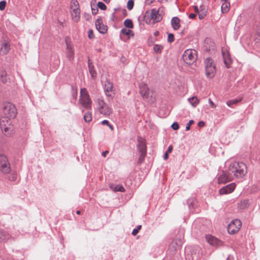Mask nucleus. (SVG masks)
Listing matches in <instances>:
<instances>
[{
  "mask_svg": "<svg viewBox=\"0 0 260 260\" xmlns=\"http://www.w3.org/2000/svg\"><path fill=\"white\" fill-rule=\"evenodd\" d=\"M198 125L200 126V127H203L205 125V123L204 121H200L199 123H198Z\"/></svg>",
  "mask_w": 260,
  "mask_h": 260,
  "instance_id": "nucleus-49",
  "label": "nucleus"
},
{
  "mask_svg": "<svg viewBox=\"0 0 260 260\" xmlns=\"http://www.w3.org/2000/svg\"><path fill=\"white\" fill-rule=\"evenodd\" d=\"M98 6L99 8L103 10H105L107 8L106 6L102 2H99L98 4Z\"/></svg>",
  "mask_w": 260,
  "mask_h": 260,
  "instance_id": "nucleus-37",
  "label": "nucleus"
},
{
  "mask_svg": "<svg viewBox=\"0 0 260 260\" xmlns=\"http://www.w3.org/2000/svg\"><path fill=\"white\" fill-rule=\"evenodd\" d=\"M174 41V36L172 34H169L168 37V41L170 43H172Z\"/></svg>",
  "mask_w": 260,
  "mask_h": 260,
  "instance_id": "nucleus-39",
  "label": "nucleus"
},
{
  "mask_svg": "<svg viewBox=\"0 0 260 260\" xmlns=\"http://www.w3.org/2000/svg\"><path fill=\"white\" fill-rule=\"evenodd\" d=\"M196 17V15L194 13H191L189 15V17L190 19H194Z\"/></svg>",
  "mask_w": 260,
  "mask_h": 260,
  "instance_id": "nucleus-48",
  "label": "nucleus"
},
{
  "mask_svg": "<svg viewBox=\"0 0 260 260\" xmlns=\"http://www.w3.org/2000/svg\"><path fill=\"white\" fill-rule=\"evenodd\" d=\"M169 153H168L167 152H166L165 154V155H164V159L165 160H167L168 157H169Z\"/></svg>",
  "mask_w": 260,
  "mask_h": 260,
  "instance_id": "nucleus-52",
  "label": "nucleus"
},
{
  "mask_svg": "<svg viewBox=\"0 0 260 260\" xmlns=\"http://www.w3.org/2000/svg\"><path fill=\"white\" fill-rule=\"evenodd\" d=\"M84 119L85 122H89L92 120V114L90 112H87L84 116Z\"/></svg>",
  "mask_w": 260,
  "mask_h": 260,
  "instance_id": "nucleus-35",
  "label": "nucleus"
},
{
  "mask_svg": "<svg viewBox=\"0 0 260 260\" xmlns=\"http://www.w3.org/2000/svg\"><path fill=\"white\" fill-rule=\"evenodd\" d=\"M80 9L78 2L77 0H72L71 2V9Z\"/></svg>",
  "mask_w": 260,
  "mask_h": 260,
  "instance_id": "nucleus-32",
  "label": "nucleus"
},
{
  "mask_svg": "<svg viewBox=\"0 0 260 260\" xmlns=\"http://www.w3.org/2000/svg\"><path fill=\"white\" fill-rule=\"evenodd\" d=\"M9 238V234L4 232L0 231V242L3 241Z\"/></svg>",
  "mask_w": 260,
  "mask_h": 260,
  "instance_id": "nucleus-34",
  "label": "nucleus"
},
{
  "mask_svg": "<svg viewBox=\"0 0 260 260\" xmlns=\"http://www.w3.org/2000/svg\"><path fill=\"white\" fill-rule=\"evenodd\" d=\"M258 9H259V11H260V4H259V8H258Z\"/></svg>",
  "mask_w": 260,
  "mask_h": 260,
  "instance_id": "nucleus-61",
  "label": "nucleus"
},
{
  "mask_svg": "<svg viewBox=\"0 0 260 260\" xmlns=\"http://www.w3.org/2000/svg\"><path fill=\"white\" fill-rule=\"evenodd\" d=\"M134 4L133 0H128L127 3V8L129 10H132L134 7Z\"/></svg>",
  "mask_w": 260,
  "mask_h": 260,
  "instance_id": "nucleus-36",
  "label": "nucleus"
},
{
  "mask_svg": "<svg viewBox=\"0 0 260 260\" xmlns=\"http://www.w3.org/2000/svg\"><path fill=\"white\" fill-rule=\"evenodd\" d=\"M180 19L178 17H173L172 19L171 23L173 28L175 30L178 29L180 27Z\"/></svg>",
  "mask_w": 260,
  "mask_h": 260,
  "instance_id": "nucleus-25",
  "label": "nucleus"
},
{
  "mask_svg": "<svg viewBox=\"0 0 260 260\" xmlns=\"http://www.w3.org/2000/svg\"><path fill=\"white\" fill-rule=\"evenodd\" d=\"M3 113L4 115L3 117H7L10 119L14 118L17 114L15 106L10 103H6L4 107Z\"/></svg>",
  "mask_w": 260,
  "mask_h": 260,
  "instance_id": "nucleus-7",
  "label": "nucleus"
},
{
  "mask_svg": "<svg viewBox=\"0 0 260 260\" xmlns=\"http://www.w3.org/2000/svg\"><path fill=\"white\" fill-rule=\"evenodd\" d=\"M0 170L4 174H8L11 171L10 163L4 155H0Z\"/></svg>",
  "mask_w": 260,
  "mask_h": 260,
  "instance_id": "nucleus-11",
  "label": "nucleus"
},
{
  "mask_svg": "<svg viewBox=\"0 0 260 260\" xmlns=\"http://www.w3.org/2000/svg\"><path fill=\"white\" fill-rule=\"evenodd\" d=\"M228 170L233 177L241 178L247 173V167L243 162L234 161L230 165Z\"/></svg>",
  "mask_w": 260,
  "mask_h": 260,
  "instance_id": "nucleus-2",
  "label": "nucleus"
},
{
  "mask_svg": "<svg viewBox=\"0 0 260 260\" xmlns=\"http://www.w3.org/2000/svg\"><path fill=\"white\" fill-rule=\"evenodd\" d=\"M137 147L140 155L138 162L141 164L144 160L146 156L147 151L146 141L144 138L142 137L138 138Z\"/></svg>",
  "mask_w": 260,
  "mask_h": 260,
  "instance_id": "nucleus-5",
  "label": "nucleus"
},
{
  "mask_svg": "<svg viewBox=\"0 0 260 260\" xmlns=\"http://www.w3.org/2000/svg\"><path fill=\"white\" fill-rule=\"evenodd\" d=\"M95 26L100 33L105 34L107 30V26L103 24L101 19H98L96 20Z\"/></svg>",
  "mask_w": 260,
  "mask_h": 260,
  "instance_id": "nucleus-17",
  "label": "nucleus"
},
{
  "mask_svg": "<svg viewBox=\"0 0 260 260\" xmlns=\"http://www.w3.org/2000/svg\"><path fill=\"white\" fill-rule=\"evenodd\" d=\"M139 93L144 100L152 97V91L150 90L148 85L145 82H141L139 85Z\"/></svg>",
  "mask_w": 260,
  "mask_h": 260,
  "instance_id": "nucleus-9",
  "label": "nucleus"
},
{
  "mask_svg": "<svg viewBox=\"0 0 260 260\" xmlns=\"http://www.w3.org/2000/svg\"><path fill=\"white\" fill-rule=\"evenodd\" d=\"M193 9H194V11H195L197 14H198V13H199V12H200V11L199 10L198 8V7H197V6H194L193 7Z\"/></svg>",
  "mask_w": 260,
  "mask_h": 260,
  "instance_id": "nucleus-50",
  "label": "nucleus"
},
{
  "mask_svg": "<svg viewBox=\"0 0 260 260\" xmlns=\"http://www.w3.org/2000/svg\"><path fill=\"white\" fill-rule=\"evenodd\" d=\"M121 33L128 37H134V33L132 30L127 29L125 28H123L121 30Z\"/></svg>",
  "mask_w": 260,
  "mask_h": 260,
  "instance_id": "nucleus-29",
  "label": "nucleus"
},
{
  "mask_svg": "<svg viewBox=\"0 0 260 260\" xmlns=\"http://www.w3.org/2000/svg\"><path fill=\"white\" fill-rule=\"evenodd\" d=\"M172 150H173V146L172 145H170L167 151H166V152H167L168 153H170L172 151Z\"/></svg>",
  "mask_w": 260,
  "mask_h": 260,
  "instance_id": "nucleus-45",
  "label": "nucleus"
},
{
  "mask_svg": "<svg viewBox=\"0 0 260 260\" xmlns=\"http://www.w3.org/2000/svg\"><path fill=\"white\" fill-rule=\"evenodd\" d=\"M159 32L158 31H155L154 32V35L155 36V37H157L159 35Z\"/></svg>",
  "mask_w": 260,
  "mask_h": 260,
  "instance_id": "nucleus-53",
  "label": "nucleus"
},
{
  "mask_svg": "<svg viewBox=\"0 0 260 260\" xmlns=\"http://www.w3.org/2000/svg\"><path fill=\"white\" fill-rule=\"evenodd\" d=\"M110 129H111L112 130L113 129V126H112V125H111L110 124H109V125H108Z\"/></svg>",
  "mask_w": 260,
  "mask_h": 260,
  "instance_id": "nucleus-56",
  "label": "nucleus"
},
{
  "mask_svg": "<svg viewBox=\"0 0 260 260\" xmlns=\"http://www.w3.org/2000/svg\"><path fill=\"white\" fill-rule=\"evenodd\" d=\"M209 104L211 106V107L212 108L214 109L216 108V105H215L214 102L210 99H209Z\"/></svg>",
  "mask_w": 260,
  "mask_h": 260,
  "instance_id": "nucleus-44",
  "label": "nucleus"
},
{
  "mask_svg": "<svg viewBox=\"0 0 260 260\" xmlns=\"http://www.w3.org/2000/svg\"><path fill=\"white\" fill-rule=\"evenodd\" d=\"M97 109L99 112L105 116H109L111 113L112 110L105 103L104 100L101 98H98L96 101Z\"/></svg>",
  "mask_w": 260,
  "mask_h": 260,
  "instance_id": "nucleus-8",
  "label": "nucleus"
},
{
  "mask_svg": "<svg viewBox=\"0 0 260 260\" xmlns=\"http://www.w3.org/2000/svg\"><path fill=\"white\" fill-rule=\"evenodd\" d=\"M76 213H77V214L79 215V214H80V211H77L76 212Z\"/></svg>",
  "mask_w": 260,
  "mask_h": 260,
  "instance_id": "nucleus-57",
  "label": "nucleus"
},
{
  "mask_svg": "<svg viewBox=\"0 0 260 260\" xmlns=\"http://www.w3.org/2000/svg\"><path fill=\"white\" fill-rule=\"evenodd\" d=\"M230 8V4L229 2H225L222 4L221 11H222V13H227L229 11Z\"/></svg>",
  "mask_w": 260,
  "mask_h": 260,
  "instance_id": "nucleus-28",
  "label": "nucleus"
},
{
  "mask_svg": "<svg viewBox=\"0 0 260 260\" xmlns=\"http://www.w3.org/2000/svg\"><path fill=\"white\" fill-rule=\"evenodd\" d=\"M188 101L193 107H196L200 103V100L197 96L189 98Z\"/></svg>",
  "mask_w": 260,
  "mask_h": 260,
  "instance_id": "nucleus-27",
  "label": "nucleus"
},
{
  "mask_svg": "<svg viewBox=\"0 0 260 260\" xmlns=\"http://www.w3.org/2000/svg\"><path fill=\"white\" fill-rule=\"evenodd\" d=\"M206 240L208 243L213 246H218L221 244V241L211 235H207Z\"/></svg>",
  "mask_w": 260,
  "mask_h": 260,
  "instance_id": "nucleus-19",
  "label": "nucleus"
},
{
  "mask_svg": "<svg viewBox=\"0 0 260 260\" xmlns=\"http://www.w3.org/2000/svg\"><path fill=\"white\" fill-rule=\"evenodd\" d=\"M172 128L174 130H177L179 128V126L178 123L174 122L172 124Z\"/></svg>",
  "mask_w": 260,
  "mask_h": 260,
  "instance_id": "nucleus-41",
  "label": "nucleus"
},
{
  "mask_svg": "<svg viewBox=\"0 0 260 260\" xmlns=\"http://www.w3.org/2000/svg\"><path fill=\"white\" fill-rule=\"evenodd\" d=\"M184 61L188 64H193L197 59V53L194 49H187L183 54Z\"/></svg>",
  "mask_w": 260,
  "mask_h": 260,
  "instance_id": "nucleus-6",
  "label": "nucleus"
},
{
  "mask_svg": "<svg viewBox=\"0 0 260 260\" xmlns=\"http://www.w3.org/2000/svg\"><path fill=\"white\" fill-rule=\"evenodd\" d=\"M183 243L182 238H176L174 239L169 246V249L172 252H175L180 249Z\"/></svg>",
  "mask_w": 260,
  "mask_h": 260,
  "instance_id": "nucleus-13",
  "label": "nucleus"
},
{
  "mask_svg": "<svg viewBox=\"0 0 260 260\" xmlns=\"http://www.w3.org/2000/svg\"><path fill=\"white\" fill-rule=\"evenodd\" d=\"M10 50V44L8 42H5L2 46L0 50L1 54L6 55Z\"/></svg>",
  "mask_w": 260,
  "mask_h": 260,
  "instance_id": "nucleus-21",
  "label": "nucleus"
},
{
  "mask_svg": "<svg viewBox=\"0 0 260 260\" xmlns=\"http://www.w3.org/2000/svg\"><path fill=\"white\" fill-rule=\"evenodd\" d=\"M110 188L115 192L120 191L123 192L125 191L124 188L122 185L119 184L115 185L114 184H111L110 185Z\"/></svg>",
  "mask_w": 260,
  "mask_h": 260,
  "instance_id": "nucleus-24",
  "label": "nucleus"
},
{
  "mask_svg": "<svg viewBox=\"0 0 260 260\" xmlns=\"http://www.w3.org/2000/svg\"><path fill=\"white\" fill-rule=\"evenodd\" d=\"M198 15H199V17L200 19H202L206 15V12H201L200 11V12H199Z\"/></svg>",
  "mask_w": 260,
  "mask_h": 260,
  "instance_id": "nucleus-40",
  "label": "nucleus"
},
{
  "mask_svg": "<svg viewBox=\"0 0 260 260\" xmlns=\"http://www.w3.org/2000/svg\"><path fill=\"white\" fill-rule=\"evenodd\" d=\"M165 8L164 7H160L158 9H152L150 11L146 12L144 21L146 23L149 24L151 22L153 24L160 21L164 14Z\"/></svg>",
  "mask_w": 260,
  "mask_h": 260,
  "instance_id": "nucleus-1",
  "label": "nucleus"
},
{
  "mask_svg": "<svg viewBox=\"0 0 260 260\" xmlns=\"http://www.w3.org/2000/svg\"><path fill=\"white\" fill-rule=\"evenodd\" d=\"M2 81L4 82V83H5L6 82V81L5 80H2Z\"/></svg>",
  "mask_w": 260,
  "mask_h": 260,
  "instance_id": "nucleus-60",
  "label": "nucleus"
},
{
  "mask_svg": "<svg viewBox=\"0 0 260 260\" xmlns=\"http://www.w3.org/2000/svg\"><path fill=\"white\" fill-rule=\"evenodd\" d=\"M108 153H109V151H107V150H106V151H104V152H103L102 153V155H103L104 157H106L107 154H108Z\"/></svg>",
  "mask_w": 260,
  "mask_h": 260,
  "instance_id": "nucleus-51",
  "label": "nucleus"
},
{
  "mask_svg": "<svg viewBox=\"0 0 260 260\" xmlns=\"http://www.w3.org/2000/svg\"><path fill=\"white\" fill-rule=\"evenodd\" d=\"M222 1H224V2H228V0H222Z\"/></svg>",
  "mask_w": 260,
  "mask_h": 260,
  "instance_id": "nucleus-59",
  "label": "nucleus"
},
{
  "mask_svg": "<svg viewBox=\"0 0 260 260\" xmlns=\"http://www.w3.org/2000/svg\"><path fill=\"white\" fill-rule=\"evenodd\" d=\"M163 49L164 47L162 45L159 44H155L153 47V50L156 53L160 54Z\"/></svg>",
  "mask_w": 260,
  "mask_h": 260,
  "instance_id": "nucleus-31",
  "label": "nucleus"
},
{
  "mask_svg": "<svg viewBox=\"0 0 260 260\" xmlns=\"http://www.w3.org/2000/svg\"><path fill=\"white\" fill-rule=\"evenodd\" d=\"M88 36L89 38L90 39H93L94 38V35H93V32L92 30L90 29L88 30Z\"/></svg>",
  "mask_w": 260,
  "mask_h": 260,
  "instance_id": "nucleus-42",
  "label": "nucleus"
},
{
  "mask_svg": "<svg viewBox=\"0 0 260 260\" xmlns=\"http://www.w3.org/2000/svg\"><path fill=\"white\" fill-rule=\"evenodd\" d=\"M71 14L72 16V19L74 21L77 22L80 19V10L73 9L71 10Z\"/></svg>",
  "mask_w": 260,
  "mask_h": 260,
  "instance_id": "nucleus-20",
  "label": "nucleus"
},
{
  "mask_svg": "<svg viewBox=\"0 0 260 260\" xmlns=\"http://www.w3.org/2000/svg\"><path fill=\"white\" fill-rule=\"evenodd\" d=\"M66 45V53L67 57L70 61H73L74 59V49L73 45L70 38H66L65 39Z\"/></svg>",
  "mask_w": 260,
  "mask_h": 260,
  "instance_id": "nucleus-10",
  "label": "nucleus"
},
{
  "mask_svg": "<svg viewBox=\"0 0 260 260\" xmlns=\"http://www.w3.org/2000/svg\"><path fill=\"white\" fill-rule=\"evenodd\" d=\"M141 228H142V225H140L138 226L137 229L139 231L141 229Z\"/></svg>",
  "mask_w": 260,
  "mask_h": 260,
  "instance_id": "nucleus-54",
  "label": "nucleus"
},
{
  "mask_svg": "<svg viewBox=\"0 0 260 260\" xmlns=\"http://www.w3.org/2000/svg\"><path fill=\"white\" fill-rule=\"evenodd\" d=\"M205 74L207 78H212L216 74V66L212 59L206 58L204 61Z\"/></svg>",
  "mask_w": 260,
  "mask_h": 260,
  "instance_id": "nucleus-4",
  "label": "nucleus"
},
{
  "mask_svg": "<svg viewBox=\"0 0 260 260\" xmlns=\"http://www.w3.org/2000/svg\"><path fill=\"white\" fill-rule=\"evenodd\" d=\"M88 64L89 73L91 75V77L93 79L95 78L96 77V72L94 70V67L92 63L90 62V60H88Z\"/></svg>",
  "mask_w": 260,
  "mask_h": 260,
  "instance_id": "nucleus-26",
  "label": "nucleus"
},
{
  "mask_svg": "<svg viewBox=\"0 0 260 260\" xmlns=\"http://www.w3.org/2000/svg\"><path fill=\"white\" fill-rule=\"evenodd\" d=\"M222 56L224 64L227 68H230L232 63V60L228 51H223Z\"/></svg>",
  "mask_w": 260,
  "mask_h": 260,
  "instance_id": "nucleus-18",
  "label": "nucleus"
},
{
  "mask_svg": "<svg viewBox=\"0 0 260 260\" xmlns=\"http://www.w3.org/2000/svg\"><path fill=\"white\" fill-rule=\"evenodd\" d=\"M102 124H103V125H109V121H108V120H103V121L102 122Z\"/></svg>",
  "mask_w": 260,
  "mask_h": 260,
  "instance_id": "nucleus-47",
  "label": "nucleus"
},
{
  "mask_svg": "<svg viewBox=\"0 0 260 260\" xmlns=\"http://www.w3.org/2000/svg\"><path fill=\"white\" fill-rule=\"evenodd\" d=\"M194 123V121L193 120H191L189 121L188 123L187 124L186 126V131H188L190 129V125L191 124H192L193 123Z\"/></svg>",
  "mask_w": 260,
  "mask_h": 260,
  "instance_id": "nucleus-43",
  "label": "nucleus"
},
{
  "mask_svg": "<svg viewBox=\"0 0 260 260\" xmlns=\"http://www.w3.org/2000/svg\"><path fill=\"white\" fill-rule=\"evenodd\" d=\"M241 222L239 219H234L232 220L229 224L228 231L230 234H235L237 233L241 227Z\"/></svg>",
  "mask_w": 260,
  "mask_h": 260,
  "instance_id": "nucleus-12",
  "label": "nucleus"
},
{
  "mask_svg": "<svg viewBox=\"0 0 260 260\" xmlns=\"http://www.w3.org/2000/svg\"><path fill=\"white\" fill-rule=\"evenodd\" d=\"M79 103L86 109H90L91 108L92 101L87 90L85 88L80 89Z\"/></svg>",
  "mask_w": 260,
  "mask_h": 260,
  "instance_id": "nucleus-3",
  "label": "nucleus"
},
{
  "mask_svg": "<svg viewBox=\"0 0 260 260\" xmlns=\"http://www.w3.org/2000/svg\"><path fill=\"white\" fill-rule=\"evenodd\" d=\"M242 98H240L239 99H234L228 101L226 102V105L229 107H232L233 105L237 104L238 103L242 101Z\"/></svg>",
  "mask_w": 260,
  "mask_h": 260,
  "instance_id": "nucleus-30",
  "label": "nucleus"
},
{
  "mask_svg": "<svg viewBox=\"0 0 260 260\" xmlns=\"http://www.w3.org/2000/svg\"><path fill=\"white\" fill-rule=\"evenodd\" d=\"M233 179V176L229 174V172L227 173L223 172L222 174L220 175L218 178V183L219 184H224L227 182L232 181Z\"/></svg>",
  "mask_w": 260,
  "mask_h": 260,
  "instance_id": "nucleus-15",
  "label": "nucleus"
},
{
  "mask_svg": "<svg viewBox=\"0 0 260 260\" xmlns=\"http://www.w3.org/2000/svg\"><path fill=\"white\" fill-rule=\"evenodd\" d=\"M139 232V231L137 229H134L133 232H132V234L134 236H136Z\"/></svg>",
  "mask_w": 260,
  "mask_h": 260,
  "instance_id": "nucleus-46",
  "label": "nucleus"
},
{
  "mask_svg": "<svg viewBox=\"0 0 260 260\" xmlns=\"http://www.w3.org/2000/svg\"><path fill=\"white\" fill-rule=\"evenodd\" d=\"M6 6V2L5 1L0 2V10H4L5 9Z\"/></svg>",
  "mask_w": 260,
  "mask_h": 260,
  "instance_id": "nucleus-38",
  "label": "nucleus"
},
{
  "mask_svg": "<svg viewBox=\"0 0 260 260\" xmlns=\"http://www.w3.org/2000/svg\"><path fill=\"white\" fill-rule=\"evenodd\" d=\"M103 1L106 3L109 2L110 1V0H103Z\"/></svg>",
  "mask_w": 260,
  "mask_h": 260,
  "instance_id": "nucleus-58",
  "label": "nucleus"
},
{
  "mask_svg": "<svg viewBox=\"0 0 260 260\" xmlns=\"http://www.w3.org/2000/svg\"><path fill=\"white\" fill-rule=\"evenodd\" d=\"M236 187V184L231 183L221 188L219 191L220 194H226L232 192Z\"/></svg>",
  "mask_w": 260,
  "mask_h": 260,
  "instance_id": "nucleus-16",
  "label": "nucleus"
},
{
  "mask_svg": "<svg viewBox=\"0 0 260 260\" xmlns=\"http://www.w3.org/2000/svg\"><path fill=\"white\" fill-rule=\"evenodd\" d=\"M146 1L148 2L149 4H151L153 2V1L154 0H146Z\"/></svg>",
  "mask_w": 260,
  "mask_h": 260,
  "instance_id": "nucleus-55",
  "label": "nucleus"
},
{
  "mask_svg": "<svg viewBox=\"0 0 260 260\" xmlns=\"http://www.w3.org/2000/svg\"><path fill=\"white\" fill-rule=\"evenodd\" d=\"M254 40L255 43H260V22L256 25Z\"/></svg>",
  "mask_w": 260,
  "mask_h": 260,
  "instance_id": "nucleus-23",
  "label": "nucleus"
},
{
  "mask_svg": "<svg viewBox=\"0 0 260 260\" xmlns=\"http://www.w3.org/2000/svg\"><path fill=\"white\" fill-rule=\"evenodd\" d=\"M0 126L2 131L7 132L11 129V119L2 117L0 121Z\"/></svg>",
  "mask_w": 260,
  "mask_h": 260,
  "instance_id": "nucleus-14",
  "label": "nucleus"
},
{
  "mask_svg": "<svg viewBox=\"0 0 260 260\" xmlns=\"http://www.w3.org/2000/svg\"><path fill=\"white\" fill-rule=\"evenodd\" d=\"M104 89L106 94L107 96H111V93L113 90V84L109 81H107L105 83Z\"/></svg>",
  "mask_w": 260,
  "mask_h": 260,
  "instance_id": "nucleus-22",
  "label": "nucleus"
},
{
  "mask_svg": "<svg viewBox=\"0 0 260 260\" xmlns=\"http://www.w3.org/2000/svg\"><path fill=\"white\" fill-rule=\"evenodd\" d=\"M124 26L128 28H132L134 27L133 23L131 19H126L124 21Z\"/></svg>",
  "mask_w": 260,
  "mask_h": 260,
  "instance_id": "nucleus-33",
  "label": "nucleus"
}]
</instances>
